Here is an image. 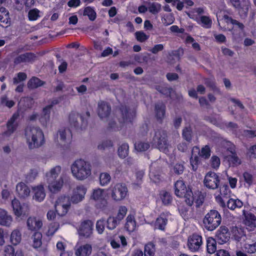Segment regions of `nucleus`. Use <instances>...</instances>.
<instances>
[{
	"mask_svg": "<svg viewBox=\"0 0 256 256\" xmlns=\"http://www.w3.org/2000/svg\"><path fill=\"white\" fill-rule=\"evenodd\" d=\"M24 136L30 149L38 148L44 143V132L38 126H26L24 130Z\"/></svg>",
	"mask_w": 256,
	"mask_h": 256,
	"instance_id": "2",
	"label": "nucleus"
},
{
	"mask_svg": "<svg viewBox=\"0 0 256 256\" xmlns=\"http://www.w3.org/2000/svg\"><path fill=\"white\" fill-rule=\"evenodd\" d=\"M250 6V3L248 0L242 1V4H240V7L236 8L240 17L244 18L247 16Z\"/></svg>",
	"mask_w": 256,
	"mask_h": 256,
	"instance_id": "34",
	"label": "nucleus"
},
{
	"mask_svg": "<svg viewBox=\"0 0 256 256\" xmlns=\"http://www.w3.org/2000/svg\"><path fill=\"white\" fill-rule=\"evenodd\" d=\"M202 244V239L201 236L194 234L188 238V249L192 252H196L198 250Z\"/></svg>",
	"mask_w": 256,
	"mask_h": 256,
	"instance_id": "12",
	"label": "nucleus"
},
{
	"mask_svg": "<svg viewBox=\"0 0 256 256\" xmlns=\"http://www.w3.org/2000/svg\"><path fill=\"white\" fill-rule=\"evenodd\" d=\"M16 192L20 198H26L30 196V190L26 184L21 182L17 184Z\"/></svg>",
	"mask_w": 256,
	"mask_h": 256,
	"instance_id": "23",
	"label": "nucleus"
},
{
	"mask_svg": "<svg viewBox=\"0 0 256 256\" xmlns=\"http://www.w3.org/2000/svg\"><path fill=\"white\" fill-rule=\"evenodd\" d=\"M128 209L126 206H119L116 216H115L120 222L124 218L126 213Z\"/></svg>",
	"mask_w": 256,
	"mask_h": 256,
	"instance_id": "52",
	"label": "nucleus"
},
{
	"mask_svg": "<svg viewBox=\"0 0 256 256\" xmlns=\"http://www.w3.org/2000/svg\"><path fill=\"white\" fill-rule=\"evenodd\" d=\"M166 106L162 102H158L155 104V113L158 120H162L164 117Z\"/></svg>",
	"mask_w": 256,
	"mask_h": 256,
	"instance_id": "32",
	"label": "nucleus"
},
{
	"mask_svg": "<svg viewBox=\"0 0 256 256\" xmlns=\"http://www.w3.org/2000/svg\"><path fill=\"white\" fill-rule=\"evenodd\" d=\"M44 84V82L39 78L33 77L30 78L28 82V86L30 89H34Z\"/></svg>",
	"mask_w": 256,
	"mask_h": 256,
	"instance_id": "39",
	"label": "nucleus"
},
{
	"mask_svg": "<svg viewBox=\"0 0 256 256\" xmlns=\"http://www.w3.org/2000/svg\"><path fill=\"white\" fill-rule=\"evenodd\" d=\"M152 142L158 149L165 153L168 152L170 147L168 140L167 132L163 129H158L155 130Z\"/></svg>",
	"mask_w": 256,
	"mask_h": 256,
	"instance_id": "4",
	"label": "nucleus"
},
{
	"mask_svg": "<svg viewBox=\"0 0 256 256\" xmlns=\"http://www.w3.org/2000/svg\"><path fill=\"white\" fill-rule=\"evenodd\" d=\"M26 224L29 230L37 231L41 228L43 224L40 218L35 216H30L27 220Z\"/></svg>",
	"mask_w": 256,
	"mask_h": 256,
	"instance_id": "19",
	"label": "nucleus"
},
{
	"mask_svg": "<svg viewBox=\"0 0 256 256\" xmlns=\"http://www.w3.org/2000/svg\"><path fill=\"white\" fill-rule=\"evenodd\" d=\"M10 24L8 12L4 8H0V25L6 27Z\"/></svg>",
	"mask_w": 256,
	"mask_h": 256,
	"instance_id": "29",
	"label": "nucleus"
},
{
	"mask_svg": "<svg viewBox=\"0 0 256 256\" xmlns=\"http://www.w3.org/2000/svg\"><path fill=\"white\" fill-rule=\"evenodd\" d=\"M129 146L127 144H122L120 145L118 148V156L122 158H124L128 156Z\"/></svg>",
	"mask_w": 256,
	"mask_h": 256,
	"instance_id": "40",
	"label": "nucleus"
},
{
	"mask_svg": "<svg viewBox=\"0 0 256 256\" xmlns=\"http://www.w3.org/2000/svg\"><path fill=\"white\" fill-rule=\"evenodd\" d=\"M200 22L202 26L206 28H211L212 24V20L207 16H202L200 18Z\"/></svg>",
	"mask_w": 256,
	"mask_h": 256,
	"instance_id": "55",
	"label": "nucleus"
},
{
	"mask_svg": "<svg viewBox=\"0 0 256 256\" xmlns=\"http://www.w3.org/2000/svg\"><path fill=\"white\" fill-rule=\"evenodd\" d=\"M197 155L199 157L200 156L205 159L208 158L210 155V150L208 146H205L202 148L201 150H200V154H197Z\"/></svg>",
	"mask_w": 256,
	"mask_h": 256,
	"instance_id": "56",
	"label": "nucleus"
},
{
	"mask_svg": "<svg viewBox=\"0 0 256 256\" xmlns=\"http://www.w3.org/2000/svg\"><path fill=\"white\" fill-rule=\"evenodd\" d=\"M93 223L90 220H84L82 222L78 229V234L80 236L88 238L92 233Z\"/></svg>",
	"mask_w": 256,
	"mask_h": 256,
	"instance_id": "17",
	"label": "nucleus"
},
{
	"mask_svg": "<svg viewBox=\"0 0 256 256\" xmlns=\"http://www.w3.org/2000/svg\"><path fill=\"white\" fill-rule=\"evenodd\" d=\"M154 246L152 243H148L145 246L144 256H154Z\"/></svg>",
	"mask_w": 256,
	"mask_h": 256,
	"instance_id": "51",
	"label": "nucleus"
},
{
	"mask_svg": "<svg viewBox=\"0 0 256 256\" xmlns=\"http://www.w3.org/2000/svg\"><path fill=\"white\" fill-rule=\"evenodd\" d=\"M136 227V222L134 216L129 214L126 218L124 228L129 232H134Z\"/></svg>",
	"mask_w": 256,
	"mask_h": 256,
	"instance_id": "31",
	"label": "nucleus"
},
{
	"mask_svg": "<svg viewBox=\"0 0 256 256\" xmlns=\"http://www.w3.org/2000/svg\"><path fill=\"white\" fill-rule=\"evenodd\" d=\"M242 206L243 202L238 199L230 198L227 202V206L231 210H234L236 208H240Z\"/></svg>",
	"mask_w": 256,
	"mask_h": 256,
	"instance_id": "35",
	"label": "nucleus"
},
{
	"mask_svg": "<svg viewBox=\"0 0 256 256\" xmlns=\"http://www.w3.org/2000/svg\"><path fill=\"white\" fill-rule=\"evenodd\" d=\"M106 193L104 189L97 188L94 189L91 195V198L97 202L98 208L104 210L108 206V201L106 198Z\"/></svg>",
	"mask_w": 256,
	"mask_h": 256,
	"instance_id": "8",
	"label": "nucleus"
},
{
	"mask_svg": "<svg viewBox=\"0 0 256 256\" xmlns=\"http://www.w3.org/2000/svg\"><path fill=\"white\" fill-rule=\"evenodd\" d=\"M243 178L248 186H250L253 183V176L250 173L248 172H244L243 174Z\"/></svg>",
	"mask_w": 256,
	"mask_h": 256,
	"instance_id": "62",
	"label": "nucleus"
},
{
	"mask_svg": "<svg viewBox=\"0 0 256 256\" xmlns=\"http://www.w3.org/2000/svg\"><path fill=\"white\" fill-rule=\"evenodd\" d=\"M38 170L37 168L31 169L30 172L26 175V179L29 182L34 180L38 176Z\"/></svg>",
	"mask_w": 256,
	"mask_h": 256,
	"instance_id": "60",
	"label": "nucleus"
},
{
	"mask_svg": "<svg viewBox=\"0 0 256 256\" xmlns=\"http://www.w3.org/2000/svg\"><path fill=\"white\" fill-rule=\"evenodd\" d=\"M224 20H227V22H230L232 24L238 28L240 30H244V26L242 23L236 20L232 19L228 15H224Z\"/></svg>",
	"mask_w": 256,
	"mask_h": 256,
	"instance_id": "50",
	"label": "nucleus"
},
{
	"mask_svg": "<svg viewBox=\"0 0 256 256\" xmlns=\"http://www.w3.org/2000/svg\"><path fill=\"white\" fill-rule=\"evenodd\" d=\"M18 117L19 114L18 112H15L13 114L11 118L7 122L6 128L8 130L13 132L16 130L18 126L16 120L18 118Z\"/></svg>",
	"mask_w": 256,
	"mask_h": 256,
	"instance_id": "33",
	"label": "nucleus"
},
{
	"mask_svg": "<svg viewBox=\"0 0 256 256\" xmlns=\"http://www.w3.org/2000/svg\"><path fill=\"white\" fill-rule=\"evenodd\" d=\"M62 167L56 166L51 168L45 174V180L50 192L56 194L60 191L64 186V178L60 175Z\"/></svg>",
	"mask_w": 256,
	"mask_h": 256,
	"instance_id": "1",
	"label": "nucleus"
},
{
	"mask_svg": "<svg viewBox=\"0 0 256 256\" xmlns=\"http://www.w3.org/2000/svg\"><path fill=\"white\" fill-rule=\"evenodd\" d=\"M207 251L210 254H214L216 250V242L215 239L212 237L208 238L207 240Z\"/></svg>",
	"mask_w": 256,
	"mask_h": 256,
	"instance_id": "38",
	"label": "nucleus"
},
{
	"mask_svg": "<svg viewBox=\"0 0 256 256\" xmlns=\"http://www.w3.org/2000/svg\"><path fill=\"white\" fill-rule=\"evenodd\" d=\"M175 194L178 197H183L184 194L188 190L182 180H177L174 184Z\"/></svg>",
	"mask_w": 256,
	"mask_h": 256,
	"instance_id": "30",
	"label": "nucleus"
},
{
	"mask_svg": "<svg viewBox=\"0 0 256 256\" xmlns=\"http://www.w3.org/2000/svg\"><path fill=\"white\" fill-rule=\"evenodd\" d=\"M135 149L138 152H144L150 148V144L148 142H138L134 144Z\"/></svg>",
	"mask_w": 256,
	"mask_h": 256,
	"instance_id": "53",
	"label": "nucleus"
},
{
	"mask_svg": "<svg viewBox=\"0 0 256 256\" xmlns=\"http://www.w3.org/2000/svg\"><path fill=\"white\" fill-rule=\"evenodd\" d=\"M183 196L185 199V202L188 205L190 206L193 204L194 198L192 191L190 190H188Z\"/></svg>",
	"mask_w": 256,
	"mask_h": 256,
	"instance_id": "47",
	"label": "nucleus"
},
{
	"mask_svg": "<svg viewBox=\"0 0 256 256\" xmlns=\"http://www.w3.org/2000/svg\"><path fill=\"white\" fill-rule=\"evenodd\" d=\"M243 212L244 216V224L247 226V229L251 230L256 227V217L252 213H246L244 210H243Z\"/></svg>",
	"mask_w": 256,
	"mask_h": 256,
	"instance_id": "25",
	"label": "nucleus"
},
{
	"mask_svg": "<svg viewBox=\"0 0 256 256\" xmlns=\"http://www.w3.org/2000/svg\"><path fill=\"white\" fill-rule=\"evenodd\" d=\"M120 222V221L115 216H109L106 220L107 228L114 230Z\"/></svg>",
	"mask_w": 256,
	"mask_h": 256,
	"instance_id": "37",
	"label": "nucleus"
},
{
	"mask_svg": "<svg viewBox=\"0 0 256 256\" xmlns=\"http://www.w3.org/2000/svg\"><path fill=\"white\" fill-rule=\"evenodd\" d=\"M110 190L111 197L116 202L124 200L128 194V188L122 183H117L112 186Z\"/></svg>",
	"mask_w": 256,
	"mask_h": 256,
	"instance_id": "6",
	"label": "nucleus"
},
{
	"mask_svg": "<svg viewBox=\"0 0 256 256\" xmlns=\"http://www.w3.org/2000/svg\"><path fill=\"white\" fill-rule=\"evenodd\" d=\"M111 112V107L108 103L100 101L98 103V114L102 120H106Z\"/></svg>",
	"mask_w": 256,
	"mask_h": 256,
	"instance_id": "16",
	"label": "nucleus"
},
{
	"mask_svg": "<svg viewBox=\"0 0 256 256\" xmlns=\"http://www.w3.org/2000/svg\"><path fill=\"white\" fill-rule=\"evenodd\" d=\"M92 246L90 244H86L75 248L76 256H90L92 252Z\"/></svg>",
	"mask_w": 256,
	"mask_h": 256,
	"instance_id": "24",
	"label": "nucleus"
},
{
	"mask_svg": "<svg viewBox=\"0 0 256 256\" xmlns=\"http://www.w3.org/2000/svg\"><path fill=\"white\" fill-rule=\"evenodd\" d=\"M244 248L249 254H254L256 252V238L254 240L248 238L244 244Z\"/></svg>",
	"mask_w": 256,
	"mask_h": 256,
	"instance_id": "28",
	"label": "nucleus"
},
{
	"mask_svg": "<svg viewBox=\"0 0 256 256\" xmlns=\"http://www.w3.org/2000/svg\"><path fill=\"white\" fill-rule=\"evenodd\" d=\"M230 154L226 156L230 164L232 166L240 164V160H239L236 153L232 152H230Z\"/></svg>",
	"mask_w": 256,
	"mask_h": 256,
	"instance_id": "41",
	"label": "nucleus"
},
{
	"mask_svg": "<svg viewBox=\"0 0 256 256\" xmlns=\"http://www.w3.org/2000/svg\"><path fill=\"white\" fill-rule=\"evenodd\" d=\"M72 136L71 131L67 128H61L58 130V138L61 144H64L70 142Z\"/></svg>",
	"mask_w": 256,
	"mask_h": 256,
	"instance_id": "20",
	"label": "nucleus"
},
{
	"mask_svg": "<svg viewBox=\"0 0 256 256\" xmlns=\"http://www.w3.org/2000/svg\"><path fill=\"white\" fill-rule=\"evenodd\" d=\"M167 223V219L160 216L157 218L155 222L154 227L160 230H164L165 226Z\"/></svg>",
	"mask_w": 256,
	"mask_h": 256,
	"instance_id": "44",
	"label": "nucleus"
},
{
	"mask_svg": "<svg viewBox=\"0 0 256 256\" xmlns=\"http://www.w3.org/2000/svg\"><path fill=\"white\" fill-rule=\"evenodd\" d=\"M26 78L27 76L26 73L22 72H18L16 76L14 78L13 83L14 84H17L24 81Z\"/></svg>",
	"mask_w": 256,
	"mask_h": 256,
	"instance_id": "57",
	"label": "nucleus"
},
{
	"mask_svg": "<svg viewBox=\"0 0 256 256\" xmlns=\"http://www.w3.org/2000/svg\"><path fill=\"white\" fill-rule=\"evenodd\" d=\"M205 84L210 87L212 90L218 93H220V91L218 88L216 86L214 80L211 78H206L204 82Z\"/></svg>",
	"mask_w": 256,
	"mask_h": 256,
	"instance_id": "58",
	"label": "nucleus"
},
{
	"mask_svg": "<svg viewBox=\"0 0 256 256\" xmlns=\"http://www.w3.org/2000/svg\"><path fill=\"white\" fill-rule=\"evenodd\" d=\"M232 233L235 240L238 242H245L248 238L242 228L234 227L232 228Z\"/></svg>",
	"mask_w": 256,
	"mask_h": 256,
	"instance_id": "26",
	"label": "nucleus"
},
{
	"mask_svg": "<svg viewBox=\"0 0 256 256\" xmlns=\"http://www.w3.org/2000/svg\"><path fill=\"white\" fill-rule=\"evenodd\" d=\"M195 194L196 196H197V198H194L196 203L198 206H200L202 205L204 202V196L200 192H198L196 193Z\"/></svg>",
	"mask_w": 256,
	"mask_h": 256,
	"instance_id": "63",
	"label": "nucleus"
},
{
	"mask_svg": "<svg viewBox=\"0 0 256 256\" xmlns=\"http://www.w3.org/2000/svg\"><path fill=\"white\" fill-rule=\"evenodd\" d=\"M197 154H200V148L194 146L192 150V156L190 158V164L194 170H196L199 163V157Z\"/></svg>",
	"mask_w": 256,
	"mask_h": 256,
	"instance_id": "27",
	"label": "nucleus"
},
{
	"mask_svg": "<svg viewBox=\"0 0 256 256\" xmlns=\"http://www.w3.org/2000/svg\"><path fill=\"white\" fill-rule=\"evenodd\" d=\"M230 236V234L228 228L221 226L216 232V238L218 243L222 244L229 240Z\"/></svg>",
	"mask_w": 256,
	"mask_h": 256,
	"instance_id": "18",
	"label": "nucleus"
},
{
	"mask_svg": "<svg viewBox=\"0 0 256 256\" xmlns=\"http://www.w3.org/2000/svg\"><path fill=\"white\" fill-rule=\"evenodd\" d=\"M161 6V4L158 3H149L148 10L150 13L156 14L160 11Z\"/></svg>",
	"mask_w": 256,
	"mask_h": 256,
	"instance_id": "45",
	"label": "nucleus"
},
{
	"mask_svg": "<svg viewBox=\"0 0 256 256\" xmlns=\"http://www.w3.org/2000/svg\"><path fill=\"white\" fill-rule=\"evenodd\" d=\"M100 184L102 186L107 185L111 180L110 174L107 172H102L100 175Z\"/></svg>",
	"mask_w": 256,
	"mask_h": 256,
	"instance_id": "43",
	"label": "nucleus"
},
{
	"mask_svg": "<svg viewBox=\"0 0 256 256\" xmlns=\"http://www.w3.org/2000/svg\"><path fill=\"white\" fill-rule=\"evenodd\" d=\"M162 203L165 205L169 204L172 201V198L170 194L167 192L162 191L160 194Z\"/></svg>",
	"mask_w": 256,
	"mask_h": 256,
	"instance_id": "46",
	"label": "nucleus"
},
{
	"mask_svg": "<svg viewBox=\"0 0 256 256\" xmlns=\"http://www.w3.org/2000/svg\"><path fill=\"white\" fill-rule=\"evenodd\" d=\"M60 227L59 224L56 222H54L50 224L48 226V229L46 232V234L48 236H52L57 231Z\"/></svg>",
	"mask_w": 256,
	"mask_h": 256,
	"instance_id": "54",
	"label": "nucleus"
},
{
	"mask_svg": "<svg viewBox=\"0 0 256 256\" xmlns=\"http://www.w3.org/2000/svg\"><path fill=\"white\" fill-rule=\"evenodd\" d=\"M84 16H88L90 20L93 21L96 19V14L93 8L87 6L84 9Z\"/></svg>",
	"mask_w": 256,
	"mask_h": 256,
	"instance_id": "42",
	"label": "nucleus"
},
{
	"mask_svg": "<svg viewBox=\"0 0 256 256\" xmlns=\"http://www.w3.org/2000/svg\"><path fill=\"white\" fill-rule=\"evenodd\" d=\"M42 235L39 232H36L32 236L33 238V246L34 248H40L42 245Z\"/></svg>",
	"mask_w": 256,
	"mask_h": 256,
	"instance_id": "48",
	"label": "nucleus"
},
{
	"mask_svg": "<svg viewBox=\"0 0 256 256\" xmlns=\"http://www.w3.org/2000/svg\"><path fill=\"white\" fill-rule=\"evenodd\" d=\"M13 219L11 215L8 214L5 210L0 208V225L10 227L12 222Z\"/></svg>",
	"mask_w": 256,
	"mask_h": 256,
	"instance_id": "22",
	"label": "nucleus"
},
{
	"mask_svg": "<svg viewBox=\"0 0 256 256\" xmlns=\"http://www.w3.org/2000/svg\"><path fill=\"white\" fill-rule=\"evenodd\" d=\"M32 199L38 202H42L46 198V192L44 184H40L32 188Z\"/></svg>",
	"mask_w": 256,
	"mask_h": 256,
	"instance_id": "15",
	"label": "nucleus"
},
{
	"mask_svg": "<svg viewBox=\"0 0 256 256\" xmlns=\"http://www.w3.org/2000/svg\"><path fill=\"white\" fill-rule=\"evenodd\" d=\"M204 183L206 188L214 190L218 188L219 186L220 180L218 176L214 172H208L205 176Z\"/></svg>",
	"mask_w": 256,
	"mask_h": 256,
	"instance_id": "10",
	"label": "nucleus"
},
{
	"mask_svg": "<svg viewBox=\"0 0 256 256\" xmlns=\"http://www.w3.org/2000/svg\"><path fill=\"white\" fill-rule=\"evenodd\" d=\"M36 59V56L34 54L31 52H26L16 57L14 60V63L16 64H18L21 63L32 62Z\"/></svg>",
	"mask_w": 256,
	"mask_h": 256,
	"instance_id": "21",
	"label": "nucleus"
},
{
	"mask_svg": "<svg viewBox=\"0 0 256 256\" xmlns=\"http://www.w3.org/2000/svg\"><path fill=\"white\" fill-rule=\"evenodd\" d=\"M118 120L120 123L130 122L134 116V112H130L128 108L126 106H122L117 112Z\"/></svg>",
	"mask_w": 256,
	"mask_h": 256,
	"instance_id": "14",
	"label": "nucleus"
},
{
	"mask_svg": "<svg viewBox=\"0 0 256 256\" xmlns=\"http://www.w3.org/2000/svg\"><path fill=\"white\" fill-rule=\"evenodd\" d=\"M135 36L136 40L140 42H144L148 38V36L142 31L136 32Z\"/></svg>",
	"mask_w": 256,
	"mask_h": 256,
	"instance_id": "61",
	"label": "nucleus"
},
{
	"mask_svg": "<svg viewBox=\"0 0 256 256\" xmlns=\"http://www.w3.org/2000/svg\"><path fill=\"white\" fill-rule=\"evenodd\" d=\"M222 221L221 216L216 210H211L204 216L203 224L206 229L212 231L218 228Z\"/></svg>",
	"mask_w": 256,
	"mask_h": 256,
	"instance_id": "5",
	"label": "nucleus"
},
{
	"mask_svg": "<svg viewBox=\"0 0 256 256\" xmlns=\"http://www.w3.org/2000/svg\"><path fill=\"white\" fill-rule=\"evenodd\" d=\"M12 206L14 214L18 217H20L22 214H28L30 210L28 204H23L22 205H21L19 200L16 198H14L12 201Z\"/></svg>",
	"mask_w": 256,
	"mask_h": 256,
	"instance_id": "11",
	"label": "nucleus"
},
{
	"mask_svg": "<svg viewBox=\"0 0 256 256\" xmlns=\"http://www.w3.org/2000/svg\"><path fill=\"white\" fill-rule=\"evenodd\" d=\"M105 228V220L104 219H100L96 223V230L99 234H102Z\"/></svg>",
	"mask_w": 256,
	"mask_h": 256,
	"instance_id": "59",
	"label": "nucleus"
},
{
	"mask_svg": "<svg viewBox=\"0 0 256 256\" xmlns=\"http://www.w3.org/2000/svg\"><path fill=\"white\" fill-rule=\"evenodd\" d=\"M69 122L72 126L77 129L82 130L87 125V121L84 117L76 112H72L69 116Z\"/></svg>",
	"mask_w": 256,
	"mask_h": 256,
	"instance_id": "9",
	"label": "nucleus"
},
{
	"mask_svg": "<svg viewBox=\"0 0 256 256\" xmlns=\"http://www.w3.org/2000/svg\"><path fill=\"white\" fill-rule=\"evenodd\" d=\"M192 136V129L190 126L184 128L182 133V138L187 142H190Z\"/></svg>",
	"mask_w": 256,
	"mask_h": 256,
	"instance_id": "49",
	"label": "nucleus"
},
{
	"mask_svg": "<svg viewBox=\"0 0 256 256\" xmlns=\"http://www.w3.org/2000/svg\"><path fill=\"white\" fill-rule=\"evenodd\" d=\"M72 176L78 180H84L92 174V166L90 162L80 158L76 160L70 166Z\"/></svg>",
	"mask_w": 256,
	"mask_h": 256,
	"instance_id": "3",
	"label": "nucleus"
},
{
	"mask_svg": "<svg viewBox=\"0 0 256 256\" xmlns=\"http://www.w3.org/2000/svg\"><path fill=\"white\" fill-rule=\"evenodd\" d=\"M70 198L68 196H61L57 199L55 204V210L58 215H66L70 206Z\"/></svg>",
	"mask_w": 256,
	"mask_h": 256,
	"instance_id": "7",
	"label": "nucleus"
},
{
	"mask_svg": "<svg viewBox=\"0 0 256 256\" xmlns=\"http://www.w3.org/2000/svg\"><path fill=\"white\" fill-rule=\"evenodd\" d=\"M22 240V234L18 229L14 230L10 235V241L13 244L16 245L19 244Z\"/></svg>",
	"mask_w": 256,
	"mask_h": 256,
	"instance_id": "36",
	"label": "nucleus"
},
{
	"mask_svg": "<svg viewBox=\"0 0 256 256\" xmlns=\"http://www.w3.org/2000/svg\"><path fill=\"white\" fill-rule=\"evenodd\" d=\"M86 189L82 185L77 186L73 190L70 200L73 204H78L83 200L86 194Z\"/></svg>",
	"mask_w": 256,
	"mask_h": 256,
	"instance_id": "13",
	"label": "nucleus"
},
{
	"mask_svg": "<svg viewBox=\"0 0 256 256\" xmlns=\"http://www.w3.org/2000/svg\"><path fill=\"white\" fill-rule=\"evenodd\" d=\"M4 256H14V250L11 246H7L4 248Z\"/></svg>",
	"mask_w": 256,
	"mask_h": 256,
	"instance_id": "64",
	"label": "nucleus"
}]
</instances>
